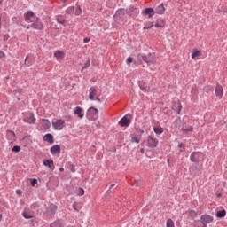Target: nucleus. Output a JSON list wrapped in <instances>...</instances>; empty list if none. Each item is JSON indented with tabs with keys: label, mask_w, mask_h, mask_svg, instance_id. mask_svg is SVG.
Segmentation results:
<instances>
[{
	"label": "nucleus",
	"mask_w": 227,
	"mask_h": 227,
	"mask_svg": "<svg viewBox=\"0 0 227 227\" xmlns=\"http://www.w3.org/2000/svg\"><path fill=\"white\" fill-rule=\"evenodd\" d=\"M138 58H142L143 61H145V63H147L148 65H153L156 59L155 53H148L147 55L138 54Z\"/></svg>",
	"instance_id": "nucleus-1"
},
{
	"label": "nucleus",
	"mask_w": 227,
	"mask_h": 227,
	"mask_svg": "<svg viewBox=\"0 0 227 227\" xmlns=\"http://www.w3.org/2000/svg\"><path fill=\"white\" fill-rule=\"evenodd\" d=\"M87 118L89 120H97L98 118V109L91 106L87 111Z\"/></svg>",
	"instance_id": "nucleus-2"
},
{
	"label": "nucleus",
	"mask_w": 227,
	"mask_h": 227,
	"mask_svg": "<svg viewBox=\"0 0 227 227\" xmlns=\"http://www.w3.org/2000/svg\"><path fill=\"white\" fill-rule=\"evenodd\" d=\"M158 145L159 140L155 138V137L150 135L146 141V146H148V148H157Z\"/></svg>",
	"instance_id": "nucleus-3"
},
{
	"label": "nucleus",
	"mask_w": 227,
	"mask_h": 227,
	"mask_svg": "<svg viewBox=\"0 0 227 227\" xmlns=\"http://www.w3.org/2000/svg\"><path fill=\"white\" fill-rule=\"evenodd\" d=\"M200 222L202 223V227H208V224L214 222V216L203 215L200 216Z\"/></svg>",
	"instance_id": "nucleus-4"
},
{
	"label": "nucleus",
	"mask_w": 227,
	"mask_h": 227,
	"mask_svg": "<svg viewBox=\"0 0 227 227\" xmlns=\"http://www.w3.org/2000/svg\"><path fill=\"white\" fill-rule=\"evenodd\" d=\"M36 16L33 11H27L25 14V20L26 22H35L36 20Z\"/></svg>",
	"instance_id": "nucleus-5"
},
{
	"label": "nucleus",
	"mask_w": 227,
	"mask_h": 227,
	"mask_svg": "<svg viewBox=\"0 0 227 227\" xmlns=\"http://www.w3.org/2000/svg\"><path fill=\"white\" fill-rule=\"evenodd\" d=\"M32 29H38L39 31H42L43 29V24L40 22V18H36L35 21L30 24Z\"/></svg>",
	"instance_id": "nucleus-6"
},
{
	"label": "nucleus",
	"mask_w": 227,
	"mask_h": 227,
	"mask_svg": "<svg viewBox=\"0 0 227 227\" xmlns=\"http://www.w3.org/2000/svg\"><path fill=\"white\" fill-rule=\"evenodd\" d=\"M52 127L55 130H63L65 127V121L57 120L55 122H52Z\"/></svg>",
	"instance_id": "nucleus-7"
},
{
	"label": "nucleus",
	"mask_w": 227,
	"mask_h": 227,
	"mask_svg": "<svg viewBox=\"0 0 227 227\" xmlns=\"http://www.w3.org/2000/svg\"><path fill=\"white\" fill-rule=\"evenodd\" d=\"M201 153L200 152H192L190 156L191 162H199L200 159H201Z\"/></svg>",
	"instance_id": "nucleus-8"
},
{
	"label": "nucleus",
	"mask_w": 227,
	"mask_h": 227,
	"mask_svg": "<svg viewBox=\"0 0 227 227\" xmlns=\"http://www.w3.org/2000/svg\"><path fill=\"white\" fill-rule=\"evenodd\" d=\"M57 210H58V206L54 204H51L46 209V214L47 215L52 216L56 214Z\"/></svg>",
	"instance_id": "nucleus-9"
},
{
	"label": "nucleus",
	"mask_w": 227,
	"mask_h": 227,
	"mask_svg": "<svg viewBox=\"0 0 227 227\" xmlns=\"http://www.w3.org/2000/svg\"><path fill=\"white\" fill-rule=\"evenodd\" d=\"M131 121L130 119L127 118V116L122 117L120 121H119V125H121V127H129V125H130Z\"/></svg>",
	"instance_id": "nucleus-10"
},
{
	"label": "nucleus",
	"mask_w": 227,
	"mask_h": 227,
	"mask_svg": "<svg viewBox=\"0 0 227 227\" xmlns=\"http://www.w3.org/2000/svg\"><path fill=\"white\" fill-rule=\"evenodd\" d=\"M43 166H46V168H49L51 171H54V160H44L43 161Z\"/></svg>",
	"instance_id": "nucleus-11"
},
{
	"label": "nucleus",
	"mask_w": 227,
	"mask_h": 227,
	"mask_svg": "<svg viewBox=\"0 0 227 227\" xmlns=\"http://www.w3.org/2000/svg\"><path fill=\"white\" fill-rule=\"evenodd\" d=\"M25 123H35L36 122V118H35V114H30L29 116L25 117L23 119Z\"/></svg>",
	"instance_id": "nucleus-12"
},
{
	"label": "nucleus",
	"mask_w": 227,
	"mask_h": 227,
	"mask_svg": "<svg viewBox=\"0 0 227 227\" xmlns=\"http://www.w3.org/2000/svg\"><path fill=\"white\" fill-rule=\"evenodd\" d=\"M95 97H97V89L95 87H90L89 90V99L95 100Z\"/></svg>",
	"instance_id": "nucleus-13"
},
{
	"label": "nucleus",
	"mask_w": 227,
	"mask_h": 227,
	"mask_svg": "<svg viewBox=\"0 0 227 227\" xmlns=\"http://www.w3.org/2000/svg\"><path fill=\"white\" fill-rule=\"evenodd\" d=\"M143 13L145 15H149V19H152L155 15V10L153 8H145V11H143Z\"/></svg>",
	"instance_id": "nucleus-14"
},
{
	"label": "nucleus",
	"mask_w": 227,
	"mask_h": 227,
	"mask_svg": "<svg viewBox=\"0 0 227 227\" xmlns=\"http://www.w3.org/2000/svg\"><path fill=\"white\" fill-rule=\"evenodd\" d=\"M164 12H166V8H164L163 4L158 5L154 10V13H157L158 15H162Z\"/></svg>",
	"instance_id": "nucleus-15"
},
{
	"label": "nucleus",
	"mask_w": 227,
	"mask_h": 227,
	"mask_svg": "<svg viewBox=\"0 0 227 227\" xmlns=\"http://www.w3.org/2000/svg\"><path fill=\"white\" fill-rule=\"evenodd\" d=\"M51 153H52V155H56V153H61V147L58 145H53L51 147Z\"/></svg>",
	"instance_id": "nucleus-16"
},
{
	"label": "nucleus",
	"mask_w": 227,
	"mask_h": 227,
	"mask_svg": "<svg viewBox=\"0 0 227 227\" xmlns=\"http://www.w3.org/2000/svg\"><path fill=\"white\" fill-rule=\"evenodd\" d=\"M215 91L216 97H218L219 98H223V86L217 85Z\"/></svg>",
	"instance_id": "nucleus-17"
},
{
	"label": "nucleus",
	"mask_w": 227,
	"mask_h": 227,
	"mask_svg": "<svg viewBox=\"0 0 227 227\" xmlns=\"http://www.w3.org/2000/svg\"><path fill=\"white\" fill-rule=\"evenodd\" d=\"M172 109L174 111H176L178 114H180V112L182 111V104L180 103V101L175 103V105L172 106Z\"/></svg>",
	"instance_id": "nucleus-18"
},
{
	"label": "nucleus",
	"mask_w": 227,
	"mask_h": 227,
	"mask_svg": "<svg viewBox=\"0 0 227 227\" xmlns=\"http://www.w3.org/2000/svg\"><path fill=\"white\" fill-rule=\"evenodd\" d=\"M41 123H42L43 129H44L45 130H47V129H51V121H49V120L42 119Z\"/></svg>",
	"instance_id": "nucleus-19"
},
{
	"label": "nucleus",
	"mask_w": 227,
	"mask_h": 227,
	"mask_svg": "<svg viewBox=\"0 0 227 227\" xmlns=\"http://www.w3.org/2000/svg\"><path fill=\"white\" fill-rule=\"evenodd\" d=\"M43 139L44 141H47L50 144L54 143V137L51 133L44 135Z\"/></svg>",
	"instance_id": "nucleus-20"
},
{
	"label": "nucleus",
	"mask_w": 227,
	"mask_h": 227,
	"mask_svg": "<svg viewBox=\"0 0 227 227\" xmlns=\"http://www.w3.org/2000/svg\"><path fill=\"white\" fill-rule=\"evenodd\" d=\"M54 57L58 59V61H61L65 58V53L63 51H58L54 53Z\"/></svg>",
	"instance_id": "nucleus-21"
},
{
	"label": "nucleus",
	"mask_w": 227,
	"mask_h": 227,
	"mask_svg": "<svg viewBox=\"0 0 227 227\" xmlns=\"http://www.w3.org/2000/svg\"><path fill=\"white\" fill-rule=\"evenodd\" d=\"M74 114H78L81 119L84 118V114H82V108L76 106L74 109Z\"/></svg>",
	"instance_id": "nucleus-22"
},
{
	"label": "nucleus",
	"mask_w": 227,
	"mask_h": 227,
	"mask_svg": "<svg viewBox=\"0 0 227 227\" xmlns=\"http://www.w3.org/2000/svg\"><path fill=\"white\" fill-rule=\"evenodd\" d=\"M57 22H58L59 24L64 25V24H67V20L65 19V16H63V15H59V16H57Z\"/></svg>",
	"instance_id": "nucleus-23"
},
{
	"label": "nucleus",
	"mask_w": 227,
	"mask_h": 227,
	"mask_svg": "<svg viewBox=\"0 0 227 227\" xmlns=\"http://www.w3.org/2000/svg\"><path fill=\"white\" fill-rule=\"evenodd\" d=\"M201 56V51H200L198 49H193V51L192 53V59H196V58Z\"/></svg>",
	"instance_id": "nucleus-24"
},
{
	"label": "nucleus",
	"mask_w": 227,
	"mask_h": 227,
	"mask_svg": "<svg viewBox=\"0 0 227 227\" xmlns=\"http://www.w3.org/2000/svg\"><path fill=\"white\" fill-rule=\"evenodd\" d=\"M154 26L155 27H164L166 26V21H164V20H158Z\"/></svg>",
	"instance_id": "nucleus-25"
},
{
	"label": "nucleus",
	"mask_w": 227,
	"mask_h": 227,
	"mask_svg": "<svg viewBox=\"0 0 227 227\" xmlns=\"http://www.w3.org/2000/svg\"><path fill=\"white\" fill-rule=\"evenodd\" d=\"M204 91L205 93H214V87L210 86V85H207L204 87Z\"/></svg>",
	"instance_id": "nucleus-26"
},
{
	"label": "nucleus",
	"mask_w": 227,
	"mask_h": 227,
	"mask_svg": "<svg viewBox=\"0 0 227 227\" xmlns=\"http://www.w3.org/2000/svg\"><path fill=\"white\" fill-rule=\"evenodd\" d=\"M50 227H63V223H61V221L57 220L51 223Z\"/></svg>",
	"instance_id": "nucleus-27"
},
{
	"label": "nucleus",
	"mask_w": 227,
	"mask_h": 227,
	"mask_svg": "<svg viewBox=\"0 0 227 227\" xmlns=\"http://www.w3.org/2000/svg\"><path fill=\"white\" fill-rule=\"evenodd\" d=\"M74 12H75V7H74V6L68 7L66 10V13H67L68 15H74Z\"/></svg>",
	"instance_id": "nucleus-28"
},
{
	"label": "nucleus",
	"mask_w": 227,
	"mask_h": 227,
	"mask_svg": "<svg viewBox=\"0 0 227 227\" xmlns=\"http://www.w3.org/2000/svg\"><path fill=\"white\" fill-rule=\"evenodd\" d=\"M216 216L219 218L226 217V210L223 209L221 211H218Z\"/></svg>",
	"instance_id": "nucleus-29"
},
{
	"label": "nucleus",
	"mask_w": 227,
	"mask_h": 227,
	"mask_svg": "<svg viewBox=\"0 0 227 227\" xmlns=\"http://www.w3.org/2000/svg\"><path fill=\"white\" fill-rule=\"evenodd\" d=\"M153 130L155 134L160 135L162 132H164V129H162V127H154Z\"/></svg>",
	"instance_id": "nucleus-30"
},
{
	"label": "nucleus",
	"mask_w": 227,
	"mask_h": 227,
	"mask_svg": "<svg viewBox=\"0 0 227 227\" xmlns=\"http://www.w3.org/2000/svg\"><path fill=\"white\" fill-rule=\"evenodd\" d=\"M140 141H141V137H131V143L138 144Z\"/></svg>",
	"instance_id": "nucleus-31"
},
{
	"label": "nucleus",
	"mask_w": 227,
	"mask_h": 227,
	"mask_svg": "<svg viewBox=\"0 0 227 227\" xmlns=\"http://www.w3.org/2000/svg\"><path fill=\"white\" fill-rule=\"evenodd\" d=\"M167 227H175V222L171 219L167 220Z\"/></svg>",
	"instance_id": "nucleus-32"
},
{
	"label": "nucleus",
	"mask_w": 227,
	"mask_h": 227,
	"mask_svg": "<svg viewBox=\"0 0 227 227\" xmlns=\"http://www.w3.org/2000/svg\"><path fill=\"white\" fill-rule=\"evenodd\" d=\"M12 152H15V153H19L20 152V146L19 145H14L12 149Z\"/></svg>",
	"instance_id": "nucleus-33"
},
{
	"label": "nucleus",
	"mask_w": 227,
	"mask_h": 227,
	"mask_svg": "<svg viewBox=\"0 0 227 227\" xmlns=\"http://www.w3.org/2000/svg\"><path fill=\"white\" fill-rule=\"evenodd\" d=\"M182 130H183V132H192L193 128H192V126H190V127H188L186 129L183 128Z\"/></svg>",
	"instance_id": "nucleus-34"
},
{
	"label": "nucleus",
	"mask_w": 227,
	"mask_h": 227,
	"mask_svg": "<svg viewBox=\"0 0 227 227\" xmlns=\"http://www.w3.org/2000/svg\"><path fill=\"white\" fill-rule=\"evenodd\" d=\"M90 65H91V60L89 59L85 62L84 66L82 67V69L84 70V68H88V67H90Z\"/></svg>",
	"instance_id": "nucleus-35"
},
{
	"label": "nucleus",
	"mask_w": 227,
	"mask_h": 227,
	"mask_svg": "<svg viewBox=\"0 0 227 227\" xmlns=\"http://www.w3.org/2000/svg\"><path fill=\"white\" fill-rule=\"evenodd\" d=\"M23 217L25 218V219H32V215H29L28 213H27V212H24L23 213Z\"/></svg>",
	"instance_id": "nucleus-36"
},
{
	"label": "nucleus",
	"mask_w": 227,
	"mask_h": 227,
	"mask_svg": "<svg viewBox=\"0 0 227 227\" xmlns=\"http://www.w3.org/2000/svg\"><path fill=\"white\" fill-rule=\"evenodd\" d=\"M82 13V9H81V6H78L75 10V15H81Z\"/></svg>",
	"instance_id": "nucleus-37"
},
{
	"label": "nucleus",
	"mask_w": 227,
	"mask_h": 227,
	"mask_svg": "<svg viewBox=\"0 0 227 227\" xmlns=\"http://www.w3.org/2000/svg\"><path fill=\"white\" fill-rule=\"evenodd\" d=\"M30 184H31L32 187H35V185H36V184H38V181L36 179H30Z\"/></svg>",
	"instance_id": "nucleus-38"
},
{
	"label": "nucleus",
	"mask_w": 227,
	"mask_h": 227,
	"mask_svg": "<svg viewBox=\"0 0 227 227\" xmlns=\"http://www.w3.org/2000/svg\"><path fill=\"white\" fill-rule=\"evenodd\" d=\"M132 61H134V59H132V57H129L126 60L128 65H130V63H132Z\"/></svg>",
	"instance_id": "nucleus-39"
},
{
	"label": "nucleus",
	"mask_w": 227,
	"mask_h": 227,
	"mask_svg": "<svg viewBox=\"0 0 227 227\" xmlns=\"http://www.w3.org/2000/svg\"><path fill=\"white\" fill-rule=\"evenodd\" d=\"M116 189V184H111V186L108 188V191H114Z\"/></svg>",
	"instance_id": "nucleus-40"
},
{
	"label": "nucleus",
	"mask_w": 227,
	"mask_h": 227,
	"mask_svg": "<svg viewBox=\"0 0 227 227\" xmlns=\"http://www.w3.org/2000/svg\"><path fill=\"white\" fill-rule=\"evenodd\" d=\"M125 12L123 10H119L116 12V15H124Z\"/></svg>",
	"instance_id": "nucleus-41"
},
{
	"label": "nucleus",
	"mask_w": 227,
	"mask_h": 227,
	"mask_svg": "<svg viewBox=\"0 0 227 227\" xmlns=\"http://www.w3.org/2000/svg\"><path fill=\"white\" fill-rule=\"evenodd\" d=\"M135 187H139V185H141V181L139 180H136L134 183Z\"/></svg>",
	"instance_id": "nucleus-42"
},
{
	"label": "nucleus",
	"mask_w": 227,
	"mask_h": 227,
	"mask_svg": "<svg viewBox=\"0 0 227 227\" xmlns=\"http://www.w3.org/2000/svg\"><path fill=\"white\" fill-rule=\"evenodd\" d=\"M79 196H84V190L82 188H79Z\"/></svg>",
	"instance_id": "nucleus-43"
},
{
	"label": "nucleus",
	"mask_w": 227,
	"mask_h": 227,
	"mask_svg": "<svg viewBox=\"0 0 227 227\" xmlns=\"http://www.w3.org/2000/svg\"><path fill=\"white\" fill-rule=\"evenodd\" d=\"M76 206H77V202H74L73 204V208H74V210H75V212H79V209L76 207Z\"/></svg>",
	"instance_id": "nucleus-44"
},
{
	"label": "nucleus",
	"mask_w": 227,
	"mask_h": 227,
	"mask_svg": "<svg viewBox=\"0 0 227 227\" xmlns=\"http://www.w3.org/2000/svg\"><path fill=\"white\" fill-rule=\"evenodd\" d=\"M152 27H153V23H152L151 26H149V27H145L144 30L152 29Z\"/></svg>",
	"instance_id": "nucleus-45"
},
{
	"label": "nucleus",
	"mask_w": 227,
	"mask_h": 227,
	"mask_svg": "<svg viewBox=\"0 0 227 227\" xmlns=\"http://www.w3.org/2000/svg\"><path fill=\"white\" fill-rule=\"evenodd\" d=\"M190 215H192V217H194V215H197V213H195V211L192 210L190 212Z\"/></svg>",
	"instance_id": "nucleus-46"
},
{
	"label": "nucleus",
	"mask_w": 227,
	"mask_h": 227,
	"mask_svg": "<svg viewBox=\"0 0 227 227\" xmlns=\"http://www.w3.org/2000/svg\"><path fill=\"white\" fill-rule=\"evenodd\" d=\"M4 56H6V54H4L2 51H0V59L1 58H4Z\"/></svg>",
	"instance_id": "nucleus-47"
},
{
	"label": "nucleus",
	"mask_w": 227,
	"mask_h": 227,
	"mask_svg": "<svg viewBox=\"0 0 227 227\" xmlns=\"http://www.w3.org/2000/svg\"><path fill=\"white\" fill-rule=\"evenodd\" d=\"M88 42H90V38H84L83 39V43H88Z\"/></svg>",
	"instance_id": "nucleus-48"
},
{
	"label": "nucleus",
	"mask_w": 227,
	"mask_h": 227,
	"mask_svg": "<svg viewBox=\"0 0 227 227\" xmlns=\"http://www.w3.org/2000/svg\"><path fill=\"white\" fill-rule=\"evenodd\" d=\"M216 196H217L218 198H223V192H220V193H216Z\"/></svg>",
	"instance_id": "nucleus-49"
},
{
	"label": "nucleus",
	"mask_w": 227,
	"mask_h": 227,
	"mask_svg": "<svg viewBox=\"0 0 227 227\" xmlns=\"http://www.w3.org/2000/svg\"><path fill=\"white\" fill-rule=\"evenodd\" d=\"M8 38H10V36H8V35H4V42H6V40H8Z\"/></svg>",
	"instance_id": "nucleus-50"
},
{
	"label": "nucleus",
	"mask_w": 227,
	"mask_h": 227,
	"mask_svg": "<svg viewBox=\"0 0 227 227\" xmlns=\"http://www.w3.org/2000/svg\"><path fill=\"white\" fill-rule=\"evenodd\" d=\"M178 148H184V144H182V143L179 144V145H178Z\"/></svg>",
	"instance_id": "nucleus-51"
},
{
	"label": "nucleus",
	"mask_w": 227,
	"mask_h": 227,
	"mask_svg": "<svg viewBox=\"0 0 227 227\" xmlns=\"http://www.w3.org/2000/svg\"><path fill=\"white\" fill-rule=\"evenodd\" d=\"M71 171H72V173H75V168L72 167Z\"/></svg>",
	"instance_id": "nucleus-52"
},
{
	"label": "nucleus",
	"mask_w": 227,
	"mask_h": 227,
	"mask_svg": "<svg viewBox=\"0 0 227 227\" xmlns=\"http://www.w3.org/2000/svg\"><path fill=\"white\" fill-rule=\"evenodd\" d=\"M140 134H145V130L139 129Z\"/></svg>",
	"instance_id": "nucleus-53"
},
{
	"label": "nucleus",
	"mask_w": 227,
	"mask_h": 227,
	"mask_svg": "<svg viewBox=\"0 0 227 227\" xmlns=\"http://www.w3.org/2000/svg\"><path fill=\"white\" fill-rule=\"evenodd\" d=\"M140 152H141V153H145V149H144V148H141V149H140Z\"/></svg>",
	"instance_id": "nucleus-54"
},
{
	"label": "nucleus",
	"mask_w": 227,
	"mask_h": 227,
	"mask_svg": "<svg viewBox=\"0 0 227 227\" xmlns=\"http://www.w3.org/2000/svg\"><path fill=\"white\" fill-rule=\"evenodd\" d=\"M16 192L17 194H21L22 192H20V190H17Z\"/></svg>",
	"instance_id": "nucleus-55"
},
{
	"label": "nucleus",
	"mask_w": 227,
	"mask_h": 227,
	"mask_svg": "<svg viewBox=\"0 0 227 227\" xmlns=\"http://www.w3.org/2000/svg\"><path fill=\"white\" fill-rule=\"evenodd\" d=\"M27 58H29V56H27L25 59V63H27Z\"/></svg>",
	"instance_id": "nucleus-56"
},
{
	"label": "nucleus",
	"mask_w": 227,
	"mask_h": 227,
	"mask_svg": "<svg viewBox=\"0 0 227 227\" xmlns=\"http://www.w3.org/2000/svg\"><path fill=\"white\" fill-rule=\"evenodd\" d=\"M59 171H60V172H63V171H65V168H59Z\"/></svg>",
	"instance_id": "nucleus-57"
},
{
	"label": "nucleus",
	"mask_w": 227,
	"mask_h": 227,
	"mask_svg": "<svg viewBox=\"0 0 227 227\" xmlns=\"http://www.w3.org/2000/svg\"><path fill=\"white\" fill-rule=\"evenodd\" d=\"M27 29H31V25H28V26L27 27Z\"/></svg>",
	"instance_id": "nucleus-58"
},
{
	"label": "nucleus",
	"mask_w": 227,
	"mask_h": 227,
	"mask_svg": "<svg viewBox=\"0 0 227 227\" xmlns=\"http://www.w3.org/2000/svg\"><path fill=\"white\" fill-rule=\"evenodd\" d=\"M96 100H98V102H101L100 98H96Z\"/></svg>",
	"instance_id": "nucleus-59"
},
{
	"label": "nucleus",
	"mask_w": 227,
	"mask_h": 227,
	"mask_svg": "<svg viewBox=\"0 0 227 227\" xmlns=\"http://www.w3.org/2000/svg\"><path fill=\"white\" fill-rule=\"evenodd\" d=\"M62 3H67V0H61Z\"/></svg>",
	"instance_id": "nucleus-60"
},
{
	"label": "nucleus",
	"mask_w": 227,
	"mask_h": 227,
	"mask_svg": "<svg viewBox=\"0 0 227 227\" xmlns=\"http://www.w3.org/2000/svg\"><path fill=\"white\" fill-rule=\"evenodd\" d=\"M3 4V0H0V4Z\"/></svg>",
	"instance_id": "nucleus-61"
},
{
	"label": "nucleus",
	"mask_w": 227,
	"mask_h": 227,
	"mask_svg": "<svg viewBox=\"0 0 227 227\" xmlns=\"http://www.w3.org/2000/svg\"><path fill=\"white\" fill-rule=\"evenodd\" d=\"M2 217H3V215H0V220L2 219Z\"/></svg>",
	"instance_id": "nucleus-62"
},
{
	"label": "nucleus",
	"mask_w": 227,
	"mask_h": 227,
	"mask_svg": "<svg viewBox=\"0 0 227 227\" xmlns=\"http://www.w3.org/2000/svg\"><path fill=\"white\" fill-rule=\"evenodd\" d=\"M168 162H169V159H168Z\"/></svg>",
	"instance_id": "nucleus-63"
}]
</instances>
